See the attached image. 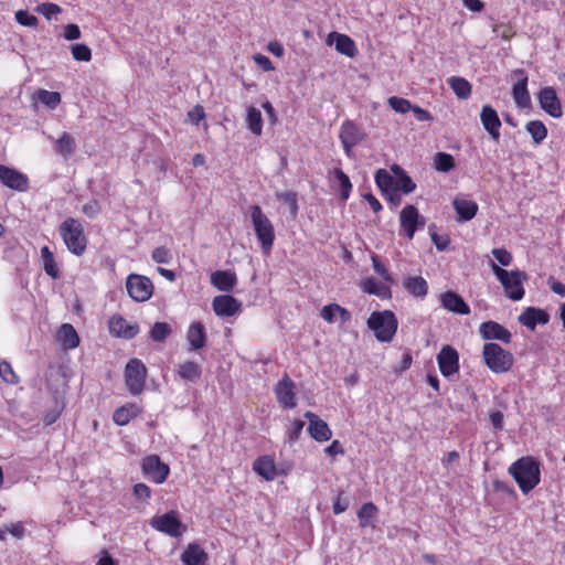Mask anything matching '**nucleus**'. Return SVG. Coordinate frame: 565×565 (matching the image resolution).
Wrapping results in <instances>:
<instances>
[{"instance_id":"obj_1","label":"nucleus","mask_w":565,"mask_h":565,"mask_svg":"<svg viewBox=\"0 0 565 565\" xmlns=\"http://www.w3.org/2000/svg\"><path fill=\"white\" fill-rule=\"evenodd\" d=\"M509 472L526 494L540 482V465L532 457H522L511 465Z\"/></svg>"},{"instance_id":"obj_2","label":"nucleus","mask_w":565,"mask_h":565,"mask_svg":"<svg viewBox=\"0 0 565 565\" xmlns=\"http://www.w3.org/2000/svg\"><path fill=\"white\" fill-rule=\"evenodd\" d=\"M58 232L67 249L72 254L81 256L85 253L87 238L84 233V227L78 220L74 217H67L61 223Z\"/></svg>"},{"instance_id":"obj_3","label":"nucleus","mask_w":565,"mask_h":565,"mask_svg":"<svg viewBox=\"0 0 565 565\" xmlns=\"http://www.w3.org/2000/svg\"><path fill=\"white\" fill-rule=\"evenodd\" d=\"M491 269L498 280L504 288L505 295L513 301L521 300L524 296L523 282L527 275L522 270H505L494 263H491Z\"/></svg>"},{"instance_id":"obj_4","label":"nucleus","mask_w":565,"mask_h":565,"mask_svg":"<svg viewBox=\"0 0 565 565\" xmlns=\"http://www.w3.org/2000/svg\"><path fill=\"white\" fill-rule=\"evenodd\" d=\"M397 319L390 310L372 312L367 319V327L381 342H390L397 331Z\"/></svg>"},{"instance_id":"obj_5","label":"nucleus","mask_w":565,"mask_h":565,"mask_svg":"<svg viewBox=\"0 0 565 565\" xmlns=\"http://www.w3.org/2000/svg\"><path fill=\"white\" fill-rule=\"evenodd\" d=\"M253 228L260 243L264 253L268 254L274 245L275 230L270 220L263 213L259 205L250 206Z\"/></svg>"},{"instance_id":"obj_6","label":"nucleus","mask_w":565,"mask_h":565,"mask_svg":"<svg viewBox=\"0 0 565 565\" xmlns=\"http://www.w3.org/2000/svg\"><path fill=\"white\" fill-rule=\"evenodd\" d=\"M482 356L486 365L494 373H505L513 365V354L499 344L489 342L483 345Z\"/></svg>"},{"instance_id":"obj_7","label":"nucleus","mask_w":565,"mask_h":565,"mask_svg":"<svg viewBox=\"0 0 565 565\" xmlns=\"http://www.w3.org/2000/svg\"><path fill=\"white\" fill-rule=\"evenodd\" d=\"M147 367L138 359L128 361L125 367V384L132 395H139L145 388Z\"/></svg>"},{"instance_id":"obj_8","label":"nucleus","mask_w":565,"mask_h":565,"mask_svg":"<svg viewBox=\"0 0 565 565\" xmlns=\"http://www.w3.org/2000/svg\"><path fill=\"white\" fill-rule=\"evenodd\" d=\"M128 295L138 302L147 301L153 294L152 281L142 275L131 274L126 279Z\"/></svg>"},{"instance_id":"obj_9","label":"nucleus","mask_w":565,"mask_h":565,"mask_svg":"<svg viewBox=\"0 0 565 565\" xmlns=\"http://www.w3.org/2000/svg\"><path fill=\"white\" fill-rule=\"evenodd\" d=\"M141 469L145 477L154 483L164 482L170 472L169 466L163 463L157 455H150L143 458Z\"/></svg>"},{"instance_id":"obj_10","label":"nucleus","mask_w":565,"mask_h":565,"mask_svg":"<svg viewBox=\"0 0 565 565\" xmlns=\"http://www.w3.org/2000/svg\"><path fill=\"white\" fill-rule=\"evenodd\" d=\"M151 526L170 536L178 537L185 531V526L181 523L177 512L170 511L163 515L153 518Z\"/></svg>"},{"instance_id":"obj_11","label":"nucleus","mask_w":565,"mask_h":565,"mask_svg":"<svg viewBox=\"0 0 565 565\" xmlns=\"http://www.w3.org/2000/svg\"><path fill=\"white\" fill-rule=\"evenodd\" d=\"M274 392L282 408L291 409L296 407L295 383L287 373L284 374L282 379L275 385Z\"/></svg>"},{"instance_id":"obj_12","label":"nucleus","mask_w":565,"mask_h":565,"mask_svg":"<svg viewBox=\"0 0 565 565\" xmlns=\"http://www.w3.org/2000/svg\"><path fill=\"white\" fill-rule=\"evenodd\" d=\"M339 137L347 156L352 157V148L365 138V134L356 124L351 120H347L341 126Z\"/></svg>"},{"instance_id":"obj_13","label":"nucleus","mask_w":565,"mask_h":565,"mask_svg":"<svg viewBox=\"0 0 565 565\" xmlns=\"http://www.w3.org/2000/svg\"><path fill=\"white\" fill-rule=\"evenodd\" d=\"M437 362L441 374L450 377L459 371L458 352L450 345H444L437 355Z\"/></svg>"},{"instance_id":"obj_14","label":"nucleus","mask_w":565,"mask_h":565,"mask_svg":"<svg viewBox=\"0 0 565 565\" xmlns=\"http://www.w3.org/2000/svg\"><path fill=\"white\" fill-rule=\"evenodd\" d=\"M540 107L553 118H559L563 115L561 100L553 87H543L537 96Z\"/></svg>"},{"instance_id":"obj_15","label":"nucleus","mask_w":565,"mask_h":565,"mask_svg":"<svg viewBox=\"0 0 565 565\" xmlns=\"http://www.w3.org/2000/svg\"><path fill=\"white\" fill-rule=\"evenodd\" d=\"M514 76L518 82L512 87V96L518 107L526 108L531 105V97L527 90V75L524 70H515Z\"/></svg>"},{"instance_id":"obj_16","label":"nucleus","mask_w":565,"mask_h":565,"mask_svg":"<svg viewBox=\"0 0 565 565\" xmlns=\"http://www.w3.org/2000/svg\"><path fill=\"white\" fill-rule=\"evenodd\" d=\"M0 180L6 186L15 191L24 192L29 188L25 174L2 164H0Z\"/></svg>"},{"instance_id":"obj_17","label":"nucleus","mask_w":565,"mask_h":565,"mask_svg":"<svg viewBox=\"0 0 565 565\" xmlns=\"http://www.w3.org/2000/svg\"><path fill=\"white\" fill-rule=\"evenodd\" d=\"M480 335L486 340H499L510 343L511 332L495 321H486L479 327Z\"/></svg>"},{"instance_id":"obj_18","label":"nucleus","mask_w":565,"mask_h":565,"mask_svg":"<svg viewBox=\"0 0 565 565\" xmlns=\"http://www.w3.org/2000/svg\"><path fill=\"white\" fill-rule=\"evenodd\" d=\"M401 225L406 232V236L412 239L417 226H424V220L419 221V214L414 205H406L399 214Z\"/></svg>"},{"instance_id":"obj_19","label":"nucleus","mask_w":565,"mask_h":565,"mask_svg":"<svg viewBox=\"0 0 565 565\" xmlns=\"http://www.w3.org/2000/svg\"><path fill=\"white\" fill-rule=\"evenodd\" d=\"M109 332L115 337L132 339L139 332L138 324H130L121 316H113L108 322Z\"/></svg>"},{"instance_id":"obj_20","label":"nucleus","mask_w":565,"mask_h":565,"mask_svg":"<svg viewBox=\"0 0 565 565\" xmlns=\"http://www.w3.org/2000/svg\"><path fill=\"white\" fill-rule=\"evenodd\" d=\"M305 417L309 419V434L317 441H327L331 438L332 431L328 424L312 412H307Z\"/></svg>"},{"instance_id":"obj_21","label":"nucleus","mask_w":565,"mask_h":565,"mask_svg":"<svg viewBox=\"0 0 565 565\" xmlns=\"http://www.w3.org/2000/svg\"><path fill=\"white\" fill-rule=\"evenodd\" d=\"M214 312L220 317H231L241 310L242 303L230 295L216 296L212 302Z\"/></svg>"},{"instance_id":"obj_22","label":"nucleus","mask_w":565,"mask_h":565,"mask_svg":"<svg viewBox=\"0 0 565 565\" xmlns=\"http://www.w3.org/2000/svg\"><path fill=\"white\" fill-rule=\"evenodd\" d=\"M480 119L483 128L489 132L494 141L500 138L501 121L494 108L490 105H484L480 113Z\"/></svg>"},{"instance_id":"obj_23","label":"nucleus","mask_w":565,"mask_h":565,"mask_svg":"<svg viewBox=\"0 0 565 565\" xmlns=\"http://www.w3.org/2000/svg\"><path fill=\"white\" fill-rule=\"evenodd\" d=\"M441 306L450 312L457 315H469L470 308L461 296L454 291H446L440 295Z\"/></svg>"},{"instance_id":"obj_24","label":"nucleus","mask_w":565,"mask_h":565,"mask_svg":"<svg viewBox=\"0 0 565 565\" xmlns=\"http://www.w3.org/2000/svg\"><path fill=\"white\" fill-rule=\"evenodd\" d=\"M328 43H334L335 50L348 57H354L358 53L354 41L347 34L331 32L328 35Z\"/></svg>"},{"instance_id":"obj_25","label":"nucleus","mask_w":565,"mask_h":565,"mask_svg":"<svg viewBox=\"0 0 565 565\" xmlns=\"http://www.w3.org/2000/svg\"><path fill=\"white\" fill-rule=\"evenodd\" d=\"M207 559V553L198 543L188 544L181 554V561L184 565H205Z\"/></svg>"},{"instance_id":"obj_26","label":"nucleus","mask_w":565,"mask_h":565,"mask_svg":"<svg viewBox=\"0 0 565 565\" xmlns=\"http://www.w3.org/2000/svg\"><path fill=\"white\" fill-rule=\"evenodd\" d=\"M550 316L546 311L533 307L526 308L519 317L520 323L534 330L537 323L545 324Z\"/></svg>"},{"instance_id":"obj_27","label":"nucleus","mask_w":565,"mask_h":565,"mask_svg":"<svg viewBox=\"0 0 565 565\" xmlns=\"http://www.w3.org/2000/svg\"><path fill=\"white\" fill-rule=\"evenodd\" d=\"M235 273L227 270H216L211 275V284L218 290L230 292L236 285Z\"/></svg>"},{"instance_id":"obj_28","label":"nucleus","mask_w":565,"mask_h":565,"mask_svg":"<svg viewBox=\"0 0 565 565\" xmlns=\"http://www.w3.org/2000/svg\"><path fill=\"white\" fill-rule=\"evenodd\" d=\"M186 339L190 344L191 350H200L205 345L206 333L205 327L202 322L195 321L193 322L188 330Z\"/></svg>"},{"instance_id":"obj_29","label":"nucleus","mask_w":565,"mask_h":565,"mask_svg":"<svg viewBox=\"0 0 565 565\" xmlns=\"http://www.w3.org/2000/svg\"><path fill=\"white\" fill-rule=\"evenodd\" d=\"M375 182L383 194H388L390 191H392L394 192V195L397 198V202H401V196L398 194V184L396 180L385 169H379L376 171Z\"/></svg>"},{"instance_id":"obj_30","label":"nucleus","mask_w":565,"mask_h":565,"mask_svg":"<svg viewBox=\"0 0 565 565\" xmlns=\"http://www.w3.org/2000/svg\"><path fill=\"white\" fill-rule=\"evenodd\" d=\"M57 340L66 349H75L79 344V337L71 323H63L57 331Z\"/></svg>"},{"instance_id":"obj_31","label":"nucleus","mask_w":565,"mask_h":565,"mask_svg":"<svg viewBox=\"0 0 565 565\" xmlns=\"http://www.w3.org/2000/svg\"><path fill=\"white\" fill-rule=\"evenodd\" d=\"M454 209L459 216V221H470L478 212V204L475 201L466 199H455Z\"/></svg>"},{"instance_id":"obj_32","label":"nucleus","mask_w":565,"mask_h":565,"mask_svg":"<svg viewBox=\"0 0 565 565\" xmlns=\"http://www.w3.org/2000/svg\"><path fill=\"white\" fill-rule=\"evenodd\" d=\"M178 375L183 381L195 383L202 376V367L194 361H185L178 365Z\"/></svg>"},{"instance_id":"obj_33","label":"nucleus","mask_w":565,"mask_h":565,"mask_svg":"<svg viewBox=\"0 0 565 565\" xmlns=\"http://www.w3.org/2000/svg\"><path fill=\"white\" fill-rule=\"evenodd\" d=\"M253 469L268 481L274 480L277 476L275 461L269 456H263L256 459Z\"/></svg>"},{"instance_id":"obj_34","label":"nucleus","mask_w":565,"mask_h":565,"mask_svg":"<svg viewBox=\"0 0 565 565\" xmlns=\"http://www.w3.org/2000/svg\"><path fill=\"white\" fill-rule=\"evenodd\" d=\"M403 287L417 298H424L428 292L427 281L420 276H407L403 281Z\"/></svg>"},{"instance_id":"obj_35","label":"nucleus","mask_w":565,"mask_h":565,"mask_svg":"<svg viewBox=\"0 0 565 565\" xmlns=\"http://www.w3.org/2000/svg\"><path fill=\"white\" fill-rule=\"evenodd\" d=\"M140 413L141 408L137 404L131 403L117 408L113 414V419L117 425L125 426Z\"/></svg>"},{"instance_id":"obj_36","label":"nucleus","mask_w":565,"mask_h":565,"mask_svg":"<svg viewBox=\"0 0 565 565\" xmlns=\"http://www.w3.org/2000/svg\"><path fill=\"white\" fill-rule=\"evenodd\" d=\"M448 84L460 99H466L471 94V84L463 77L452 76L448 78Z\"/></svg>"},{"instance_id":"obj_37","label":"nucleus","mask_w":565,"mask_h":565,"mask_svg":"<svg viewBox=\"0 0 565 565\" xmlns=\"http://www.w3.org/2000/svg\"><path fill=\"white\" fill-rule=\"evenodd\" d=\"M246 122L247 128L250 132H253L256 136H260L263 131V118L262 113L256 107H248L247 108V116H246Z\"/></svg>"},{"instance_id":"obj_38","label":"nucleus","mask_w":565,"mask_h":565,"mask_svg":"<svg viewBox=\"0 0 565 565\" xmlns=\"http://www.w3.org/2000/svg\"><path fill=\"white\" fill-rule=\"evenodd\" d=\"M41 258L43 260L44 271L53 279H57L60 277V270L56 266L54 255L47 246L41 248Z\"/></svg>"},{"instance_id":"obj_39","label":"nucleus","mask_w":565,"mask_h":565,"mask_svg":"<svg viewBox=\"0 0 565 565\" xmlns=\"http://www.w3.org/2000/svg\"><path fill=\"white\" fill-rule=\"evenodd\" d=\"M75 148V140L68 132H63L62 136L56 140L55 151L64 158L72 156Z\"/></svg>"},{"instance_id":"obj_40","label":"nucleus","mask_w":565,"mask_h":565,"mask_svg":"<svg viewBox=\"0 0 565 565\" xmlns=\"http://www.w3.org/2000/svg\"><path fill=\"white\" fill-rule=\"evenodd\" d=\"M535 143H541L547 137V129L541 120H531L525 126Z\"/></svg>"},{"instance_id":"obj_41","label":"nucleus","mask_w":565,"mask_h":565,"mask_svg":"<svg viewBox=\"0 0 565 565\" xmlns=\"http://www.w3.org/2000/svg\"><path fill=\"white\" fill-rule=\"evenodd\" d=\"M36 98L49 109H55L62 100L61 94L58 92H50L46 89H39L36 93Z\"/></svg>"},{"instance_id":"obj_42","label":"nucleus","mask_w":565,"mask_h":565,"mask_svg":"<svg viewBox=\"0 0 565 565\" xmlns=\"http://www.w3.org/2000/svg\"><path fill=\"white\" fill-rule=\"evenodd\" d=\"M434 167L439 172H449L455 168V159L446 152H437L434 158Z\"/></svg>"},{"instance_id":"obj_43","label":"nucleus","mask_w":565,"mask_h":565,"mask_svg":"<svg viewBox=\"0 0 565 565\" xmlns=\"http://www.w3.org/2000/svg\"><path fill=\"white\" fill-rule=\"evenodd\" d=\"M172 332L167 322H156L150 330V338L154 342H163Z\"/></svg>"},{"instance_id":"obj_44","label":"nucleus","mask_w":565,"mask_h":565,"mask_svg":"<svg viewBox=\"0 0 565 565\" xmlns=\"http://www.w3.org/2000/svg\"><path fill=\"white\" fill-rule=\"evenodd\" d=\"M361 288L364 292L380 297H384L388 292V289L385 286L380 285L374 278H366L362 280Z\"/></svg>"},{"instance_id":"obj_45","label":"nucleus","mask_w":565,"mask_h":565,"mask_svg":"<svg viewBox=\"0 0 565 565\" xmlns=\"http://www.w3.org/2000/svg\"><path fill=\"white\" fill-rule=\"evenodd\" d=\"M334 177L340 182V195L342 200H347L350 195V191L352 189L351 181L349 177L339 168L333 170Z\"/></svg>"},{"instance_id":"obj_46","label":"nucleus","mask_w":565,"mask_h":565,"mask_svg":"<svg viewBox=\"0 0 565 565\" xmlns=\"http://www.w3.org/2000/svg\"><path fill=\"white\" fill-rule=\"evenodd\" d=\"M71 53L73 58L78 62H89L92 60V51L84 43L72 44Z\"/></svg>"},{"instance_id":"obj_47","label":"nucleus","mask_w":565,"mask_h":565,"mask_svg":"<svg viewBox=\"0 0 565 565\" xmlns=\"http://www.w3.org/2000/svg\"><path fill=\"white\" fill-rule=\"evenodd\" d=\"M377 508L374 503L367 502L364 503L358 512V516L360 519V525L365 527L369 525V520L373 519L377 513Z\"/></svg>"},{"instance_id":"obj_48","label":"nucleus","mask_w":565,"mask_h":565,"mask_svg":"<svg viewBox=\"0 0 565 565\" xmlns=\"http://www.w3.org/2000/svg\"><path fill=\"white\" fill-rule=\"evenodd\" d=\"M387 103L393 110L401 114H405L413 108V105L409 100L397 96L390 97Z\"/></svg>"},{"instance_id":"obj_49","label":"nucleus","mask_w":565,"mask_h":565,"mask_svg":"<svg viewBox=\"0 0 565 565\" xmlns=\"http://www.w3.org/2000/svg\"><path fill=\"white\" fill-rule=\"evenodd\" d=\"M0 376L8 384H18L19 377L14 373L11 364L7 361L0 362Z\"/></svg>"},{"instance_id":"obj_50","label":"nucleus","mask_w":565,"mask_h":565,"mask_svg":"<svg viewBox=\"0 0 565 565\" xmlns=\"http://www.w3.org/2000/svg\"><path fill=\"white\" fill-rule=\"evenodd\" d=\"M35 11L43 14L47 20H51L54 14L62 12V8L52 2H44L39 4Z\"/></svg>"},{"instance_id":"obj_51","label":"nucleus","mask_w":565,"mask_h":565,"mask_svg":"<svg viewBox=\"0 0 565 565\" xmlns=\"http://www.w3.org/2000/svg\"><path fill=\"white\" fill-rule=\"evenodd\" d=\"M15 20L19 24L30 28H35L39 20L35 15L30 14L25 10H19L15 12Z\"/></svg>"},{"instance_id":"obj_52","label":"nucleus","mask_w":565,"mask_h":565,"mask_svg":"<svg viewBox=\"0 0 565 565\" xmlns=\"http://www.w3.org/2000/svg\"><path fill=\"white\" fill-rule=\"evenodd\" d=\"M277 198L289 206L290 213L294 216L297 214L298 203H297V195L295 192L286 191L280 194H277Z\"/></svg>"},{"instance_id":"obj_53","label":"nucleus","mask_w":565,"mask_h":565,"mask_svg":"<svg viewBox=\"0 0 565 565\" xmlns=\"http://www.w3.org/2000/svg\"><path fill=\"white\" fill-rule=\"evenodd\" d=\"M151 257L158 264H168L172 258L170 250L164 246L154 248Z\"/></svg>"},{"instance_id":"obj_54","label":"nucleus","mask_w":565,"mask_h":565,"mask_svg":"<svg viewBox=\"0 0 565 565\" xmlns=\"http://www.w3.org/2000/svg\"><path fill=\"white\" fill-rule=\"evenodd\" d=\"M373 269L376 274H379L386 282H392V277L385 267V265L380 260L379 256H372Z\"/></svg>"},{"instance_id":"obj_55","label":"nucleus","mask_w":565,"mask_h":565,"mask_svg":"<svg viewBox=\"0 0 565 565\" xmlns=\"http://www.w3.org/2000/svg\"><path fill=\"white\" fill-rule=\"evenodd\" d=\"M492 255L502 266H509L512 262V255L504 248L492 249Z\"/></svg>"},{"instance_id":"obj_56","label":"nucleus","mask_w":565,"mask_h":565,"mask_svg":"<svg viewBox=\"0 0 565 565\" xmlns=\"http://www.w3.org/2000/svg\"><path fill=\"white\" fill-rule=\"evenodd\" d=\"M398 184V191H403L404 193H411L415 190L416 184L406 173L403 174L398 180H396Z\"/></svg>"},{"instance_id":"obj_57","label":"nucleus","mask_w":565,"mask_h":565,"mask_svg":"<svg viewBox=\"0 0 565 565\" xmlns=\"http://www.w3.org/2000/svg\"><path fill=\"white\" fill-rule=\"evenodd\" d=\"M337 309H338L337 303L327 305L321 309L320 316L327 322L332 323V322H334V316L337 313Z\"/></svg>"},{"instance_id":"obj_58","label":"nucleus","mask_w":565,"mask_h":565,"mask_svg":"<svg viewBox=\"0 0 565 565\" xmlns=\"http://www.w3.org/2000/svg\"><path fill=\"white\" fill-rule=\"evenodd\" d=\"M7 532L18 540L24 536L25 530L22 522L10 523L6 525Z\"/></svg>"},{"instance_id":"obj_59","label":"nucleus","mask_w":565,"mask_h":565,"mask_svg":"<svg viewBox=\"0 0 565 565\" xmlns=\"http://www.w3.org/2000/svg\"><path fill=\"white\" fill-rule=\"evenodd\" d=\"M253 60L263 71L269 72L274 70L271 61L266 55L257 53L253 56Z\"/></svg>"},{"instance_id":"obj_60","label":"nucleus","mask_w":565,"mask_h":565,"mask_svg":"<svg viewBox=\"0 0 565 565\" xmlns=\"http://www.w3.org/2000/svg\"><path fill=\"white\" fill-rule=\"evenodd\" d=\"M134 494L139 500H148L150 498L151 490L145 483H137L134 486Z\"/></svg>"},{"instance_id":"obj_61","label":"nucleus","mask_w":565,"mask_h":565,"mask_svg":"<svg viewBox=\"0 0 565 565\" xmlns=\"http://www.w3.org/2000/svg\"><path fill=\"white\" fill-rule=\"evenodd\" d=\"M64 39L67 41L77 40L81 38V30L77 24H67L64 29Z\"/></svg>"},{"instance_id":"obj_62","label":"nucleus","mask_w":565,"mask_h":565,"mask_svg":"<svg viewBox=\"0 0 565 565\" xmlns=\"http://www.w3.org/2000/svg\"><path fill=\"white\" fill-rule=\"evenodd\" d=\"M188 117L191 122L198 125L205 117V113L202 106L196 105L188 113Z\"/></svg>"},{"instance_id":"obj_63","label":"nucleus","mask_w":565,"mask_h":565,"mask_svg":"<svg viewBox=\"0 0 565 565\" xmlns=\"http://www.w3.org/2000/svg\"><path fill=\"white\" fill-rule=\"evenodd\" d=\"M348 508H349L348 499L343 498L342 493H339L333 502V507H332L333 513L340 514V513L344 512Z\"/></svg>"},{"instance_id":"obj_64","label":"nucleus","mask_w":565,"mask_h":565,"mask_svg":"<svg viewBox=\"0 0 565 565\" xmlns=\"http://www.w3.org/2000/svg\"><path fill=\"white\" fill-rule=\"evenodd\" d=\"M303 427H305V422H302V420H295L291 424V427L288 430L289 440L290 441L297 440L299 435H300V433L302 431Z\"/></svg>"}]
</instances>
